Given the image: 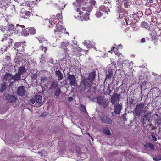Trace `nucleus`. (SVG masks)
I'll return each mask as SVG.
<instances>
[{
  "label": "nucleus",
  "mask_w": 161,
  "mask_h": 161,
  "mask_svg": "<svg viewBox=\"0 0 161 161\" xmlns=\"http://www.w3.org/2000/svg\"><path fill=\"white\" fill-rule=\"evenodd\" d=\"M65 29H64V28L63 27H62V25H59V26H56V29L54 31V32L55 33L56 32H58V33L61 32H62L63 31H64Z\"/></svg>",
  "instance_id": "aec40b11"
},
{
  "label": "nucleus",
  "mask_w": 161,
  "mask_h": 161,
  "mask_svg": "<svg viewBox=\"0 0 161 161\" xmlns=\"http://www.w3.org/2000/svg\"><path fill=\"white\" fill-rule=\"evenodd\" d=\"M31 13L28 11H21L20 16L22 18H25V16H28L30 15Z\"/></svg>",
  "instance_id": "ddd939ff"
},
{
  "label": "nucleus",
  "mask_w": 161,
  "mask_h": 161,
  "mask_svg": "<svg viewBox=\"0 0 161 161\" xmlns=\"http://www.w3.org/2000/svg\"><path fill=\"white\" fill-rule=\"evenodd\" d=\"M12 80H14V82L18 81L21 80V77L18 73H16L14 75H12Z\"/></svg>",
  "instance_id": "2eb2a0df"
},
{
  "label": "nucleus",
  "mask_w": 161,
  "mask_h": 161,
  "mask_svg": "<svg viewBox=\"0 0 161 161\" xmlns=\"http://www.w3.org/2000/svg\"><path fill=\"white\" fill-rule=\"evenodd\" d=\"M92 82L89 80L85 78L82 79L81 84L83 86L82 89L84 92H86V90H87L88 91L89 90L90 87L92 85Z\"/></svg>",
  "instance_id": "f257e3e1"
},
{
  "label": "nucleus",
  "mask_w": 161,
  "mask_h": 161,
  "mask_svg": "<svg viewBox=\"0 0 161 161\" xmlns=\"http://www.w3.org/2000/svg\"><path fill=\"white\" fill-rule=\"evenodd\" d=\"M152 138L153 140L154 141H157V138L154 136L152 134Z\"/></svg>",
  "instance_id": "5fc2aeb1"
},
{
  "label": "nucleus",
  "mask_w": 161,
  "mask_h": 161,
  "mask_svg": "<svg viewBox=\"0 0 161 161\" xmlns=\"http://www.w3.org/2000/svg\"><path fill=\"white\" fill-rule=\"evenodd\" d=\"M0 30H1L3 32L5 31V28L3 27H1V28H0Z\"/></svg>",
  "instance_id": "bf43d9fd"
},
{
  "label": "nucleus",
  "mask_w": 161,
  "mask_h": 161,
  "mask_svg": "<svg viewBox=\"0 0 161 161\" xmlns=\"http://www.w3.org/2000/svg\"><path fill=\"white\" fill-rule=\"evenodd\" d=\"M21 33L22 35L24 36H27L29 34L28 31L25 28H23V30L21 31Z\"/></svg>",
  "instance_id": "473e14b6"
},
{
  "label": "nucleus",
  "mask_w": 161,
  "mask_h": 161,
  "mask_svg": "<svg viewBox=\"0 0 161 161\" xmlns=\"http://www.w3.org/2000/svg\"><path fill=\"white\" fill-rule=\"evenodd\" d=\"M26 92L25 87L23 86L19 87L17 91V94L20 96H23L25 95Z\"/></svg>",
  "instance_id": "0eeeda50"
},
{
  "label": "nucleus",
  "mask_w": 161,
  "mask_h": 161,
  "mask_svg": "<svg viewBox=\"0 0 161 161\" xmlns=\"http://www.w3.org/2000/svg\"><path fill=\"white\" fill-rule=\"evenodd\" d=\"M69 42H61L60 45V47L61 48H66L69 45Z\"/></svg>",
  "instance_id": "c756f323"
},
{
  "label": "nucleus",
  "mask_w": 161,
  "mask_h": 161,
  "mask_svg": "<svg viewBox=\"0 0 161 161\" xmlns=\"http://www.w3.org/2000/svg\"><path fill=\"white\" fill-rule=\"evenodd\" d=\"M6 89V85L4 83H2L0 84V92L2 93Z\"/></svg>",
  "instance_id": "cd10ccee"
},
{
  "label": "nucleus",
  "mask_w": 161,
  "mask_h": 161,
  "mask_svg": "<svg viewBox=\"0 0 161 161\" xmlns=\"http://www.w3.org/2000/svg\"><path fill=\"white\" fill-rule=\"evenodd\" d=\"M86 2H85L84 0H76V1L74 2L73 3V5H76L77 4L79 7L80 6L81 4H86Z\"/></svg>",
  "instance_id": "4be33fe9"
},
{
  "label": "nucleus",
  "mask_w": 161,
  "mask_h": 161,
  "mask_svg": "<svg viewBox=\"0 0 161 161\" xmlns=\"http://www.w3.org/2000/svg\"><path fill=\"white\" fill-rule=\"evenodd\" d=\"M36 102L40 104L42 102V96L41 95H36L35 96Z\"/></svg>",
  "instance_id": "dca6fc26"
},
{
  "label": "nucleus",
  "mask_w": 161,
  "mask_h": 161,
  "mask_svg": "<svg viewBox=\"0 0 161 161\" xmlns=\"http://www.w3.org/2000/svg\"><path fill=\"white\" fill-rule=\"evenodd\" d=\"M153 159L155 161L161 160V156L160 155H157L153 157Z\"/></svg>",
  "instance_id": "58836bf2"
},
{
  "label": "nucleus",
  "mask_w": 161,
  "mask_h": 161,
  "mask_svg": "<svg viewBox=\"0 0 161 161\" xmlns=\"http://www.w3.org/2000/svg\"><path fill=\"white\" fill-rule=\"evenodd\" d=\"M145 105V103H140L137 104L134 109V114L139 117L142 113Z\"/></svg>",
  "instance_id": "7ed1b4c3"
},
{
  "label": "nucleus",
  "mask_w": 161,
  "mask_h": 161,
  "mask_svg": "<svg viewBox=\"0 0 161 161\" xmlns=\"http://www.w3.org/2000/svg\"><path fill=\"white\" fill-rule=\"evenodd\" d=\"M37 75L36 73H35L32 75L31 77L33 79H36L37 78Z\"/></svg>",
  "instance_id": "8fccbe9b"
},
{
  "label": "nucleus",
  "mask_w": 161,
  "mask_h": 161,
  "mask_svg": "<svg viewBox=\"0 0 161 161\" xmlns=\"http://www.w3.org/2000/svg\"><path fill=\"white\" fill-rule=\"evenodd\" d=\"M141 26L142 27L145 28L146 29H148L149 28V24L145 22H143L141 23Z\"/></svg>",
  "instance_id": "2f4dec72"
},
{
  "label": "nucleus",
  "mask_w": 161,
  "mask_h": 161,
  "mask_svg": "<svg viewBox=\"0 0 161 161\" xmlns=\"http://www.w3.org/2000/svg\"><path fill=\"white\" fill-rule=\"evenodd\" d=\"M87 43H88L86 41H84V43L85 44L87 45Z\"/></svg>",
  "instance_id": "774afa93"
},
{
  "label": "nucleus",
  "mask_w": 161,
  "mask_h": 161,
  "mask_svg": "<svg viewBox=\"0 0 161 161\" xmlns=\"http://www.w3.org/2000/svg\"><path fill=\"white\" fill-rule=\"evenodd\" d=\"M55 76L58 78V80H60L63 78L62 74L60 70L56 71L55 73Z\"/></svg>",
  "instance_id": "412c9836"
},
{
  "label": "nucleus",
  "mask_w": 161,
  "mask_h": 161,
  "mask_svg": "<svg viewBox=\"0 0 161 161\" xmlns=\"http://www.w3.org/2000/svg\"><path fill=\"white\" fill-rule=\"evenodd\" d=\"M73 98L72 97H69L68 98V101L70 102H71L73 100Z\"/></svg>",
  "instance_id": "6e6d98bb"
},
{
  "label": "nucleus",
  "mask_w": 161,
  "mask_h": 161,
  "mask_svg": "<svg viewBox=\"0 0 161 161\" xmlns=\"http://www.w3.org/2000/svg\"><path fill=\"white\" fill-rule=\"evenodd\" d=\"M96 3L95 0H89V3L90 5L87 7V9L90 10H92L93 8L92 6L95 5Z\"/></svg>",
  "instance_id": "6ab92c4d"
},
{
  "label": "nucleus",
  "mask_w": 161,
  "mask_h": 161,
  "mask_svg": "<svg viewBox=\"0 0 161 161\" xmlns=\"http://www.w3.org/2000/svg\"><path fill=\"white\" fill-rule=\"evenodd\" d=\"M48 20V19H47ZM49 23L51 24V25H53L55 24L54 22V20L53 21V19H49Z\"/></svg>",
  "instance_id": "603ef678"
},
{
  "label": "nucleus",
  "mask_w": 161,
  "mask_h": 161,
  "mask_svg": "<svg viewBox=\"0 0 161 161\" xmlns=\"http://www.w3.org/2000/svg\"><path fill=\"white\" fill-rule=\"evenodd\" d=\"M29 102L32 104H34L36 102L35 97L32 98L31 99H30L29 100Z\"/></svg>",
  "instance_id": "a18cd8bd"
},
{
  "label": "nucleus",
  "mask_w": 161,
  "mask_h": 161,
  "mask_svg": "<svg viewBox=\"0 0 161 161\" xmlns=\"http://www.w3.org/2000/svg\"><path fill=\"white\" fill-rule=\"evenodd\" d=\"M54 91V94L55 97H55V98H57L59 96L61 92V91L60 89L58 87V88H57L56 89L53 90Z\"/></svg>",
  "instance_id": "5701e85b"
},
{
  "label": "nucleus",
  "mask_w": 161,
  "mask_h": 161,
  "mask_svg": "<svg viewBox=\"0 0 161 161\" xmlns=\"http://www.w3.org/2000/svg\"><path fill=\"white\" fill-rule=\"evenodd\" d=\"M111 64L113 65L114 67H115V65H116V63L115 62L113 61L111 63Z\"/></svg>",
  "instance_id": "052dcab7"
},
{
  "label": "nucleus",
  "mask_w": 161,
  "mask_h": 161,
  "mask_svg": "<svg viewBox=\"0 0 161 161\" xmlns=\"http://www.w3.org/2000/svg\"><path fill=\"white\" fill-rule=\"evenodd\" d=\"M113 76V71L112 69H108V73L106 75V79H110Z\"/></svg>",
  "instance_id": "393cba45"
},
{
  "label": "nucleus",
  "mask_w": 161,
  "mask_h": 161,
  "mask_svg": "<svg viewBox=\"0 0 161 161\" xmlns=\"http://www.w3.org/2000/svg\"><path fill=\"white\" fill-rule=\"evenodd\" d=\"M14 29V25L11 24L10 25H9L8 28V29L7 30V33H8V32H10L9 33L10 34H12L13 31Z\"/></svg>",
  "instance_id": "bb28decb"
},
{
  "label": "nucleus",
  "mask_w": 161,
  "mask_h": 161,
  "mask_svg": "<svg viewBox=\"0 0 161 161\" xmlns=\"http://www.w3.org/2000/svg\"><path fill=\"white\" fill-rule=\"evenodd\" d=\"M48 80V77L45 75H44L41 79V82L43 83H45Z\"/></svg>",
  "instance_id": "c9c22d12"
},
{
  "label": "nucleus",
  "mask_w": 161,
  "mask_h": 161,
  "mask_svg": "<svg viewBox=\"0 0 161 161\" xmlns=\"http://www.w3.org/2000/svg\"><path fill=\"white\" fill-rule=\"evenodd\" d=\"M152 113L151 112H149L146 113L143 117V121L144 123H145L147 120L148 122H151V117Z\"/></svg>",
  "instance_id": "9d476101"
},
{
  "label": "nucleus",
  "mask_w": 161,
  "mask_h": 161,
  "mask_svg": "<svg viewBox=\"0 0 161 161\" xmlns=\"http://www.w3.org/2000/svg\"><path fill=\"white\" fill-rule=\"evenodd\" d=\"M13 42V40L11 39H10L9 40V41L8 42V44L7 46H6V48L4 49V51L8 47H9L10 46L12 45V43Z\"/></svg>",
  "instance_id": "ea45409f"
},
{
  "label": "nucleus",
  "mask_w": 161,
  "mask_h": 161,
  "mask_svg": "<svg viewBox=\"0 0 161 161\" xmlns=\"http://www.w3.org/2000/svg\"><path fill=\"white\" fill-rule=\"evenodd\" d=\"M153 36H154V37L153 36V33L151 34H150V36H152V38L153 39H156V36H155V35L154 32H153Z\"/></svg>",
  "instance_id": "864d4df0"
},
{
  "label": "nucleus",
  "mask_w": 161,
  "mask_h": 161,
  "mask_svg": "<svg viewBox=\"0 0 161 161\" xmlns=\"http://www.w3.org/2000/svg\"><path fill=\"white\" fill-rule=\"evenodd\" d=\"M5 59L8 61H10L11 60V58L10 56H7L5 58Z\"/></svg>",
  "instance_id": "3c124183"
},
{
  "label": "nucleus",
  "mask_w": 161,
  "mask_h": 161,
  "mask_svg": "<svg viewBox=\"0 0 161 161\" xmlns=\"http://www.w3.org/2000/svg\"><path fill=\"white\" fill-rule=\"evenodd\" d=\"M79 108L80 110H81L83 112H85L86 113L88 114L86 110V108L85 106H84L83 105L80 104V105Z\"/></svg>",
  "instance_id": "72a5a7b5"
},
{
  "label": "nucleus",
  "mask_w": 161,
  "mask_h": 161,
  "mask_svg": "<svg viewBox=\"0 0 161 161\" xmlns=\"http://www.w3.org/2000/svg\"><path fill=\"white\" fill-rule=\"evenodd\" d=\"M64 53H65L66 56H69V55H71L72 54L71 52L69 51V49L67 48H65L63 49Z\"/></svg>",
  "instance_id": "7c9ffc66"
},
{
  "label": "nucleus",
  "mask_w": 161,
  "mask_h": 161,
  "mask_svg": "<svg viewBox=\"0 0 161 161\" xmlns=\"http://www.w3.org/2000/svg\"><path fill=\"white\" fill-rule=\"evenodd\" d=\"M115 49V47H113L111 51H110L109 52H110V53H112V51H114V49Z\"/></svg>",
  "instance_id": "e2e57ef3"
},
{
  "label": "nucleus",
  "mask_w": 161,
  "mask_h": 161,
  "mask_svg": "<svg viewBox=\"0 0 161 161\" xmlns=\"http://www.w3.org/2000/svg\"><path fill=\"white\" fill-rule=\"evenodd\" d=\"M85 11V12L80 11H76L75 14L77 16L75 15V17L76 18L80 17L81 19H83L85 20H87L89 18L88 16L90 14L89 11Z\"/></svg>",
  "instance_id": "f03ea898"
},
{
  "label": "nucleus",
  "mask_w": 161,
  "mask_h": 161,
  "mask_svg": "<svg viewBox=\"0 0 161 161\" xmlns=\"http://www.w3.org/2000/svg\"><path fill=\"white\" fill-rule=\"evenodd\" d=\"M88 135H89V137H90V138L91 139L92 141H93V138H92V136H90V135L89 134V133H88Z\"/></svg>",
  "instance_id": "69168bd1"
},
{
  "label": "nucleus",
  "mask_w": 161,
  "mask_h": 161,
  "mask_svg": "<svg viewBox=\"0 0 161 161\" xmlns=\"http://www.w3.org/2000/svg\"><path fill=\"white\" fill-rule=\"evenodd\" d=\"M119 17L120 18L122 19L123 18V16H124L123 14H120V13H119Z\"/></svg>",
  "instance_id": "680f3d73"
},
{
  "label": "nucleus",
  "mask_w": 161,
  "mask_h": 161,
  "mask_svg": "<svg viewBox=\"0 0 161 161\" xmlns=\"http://www.w3.org/2000/svg\"><path fill=\"white\" fill-rule=\"evenodd\" d=\"M38 40L40 42H43L46 41L44 37H39V38L38 39Z\"/></svg>",
  "instance_id": "49530a36"
},
{
  "label": "nucleus",
  "mask_w": 161,
  "mask_h": 161,
  "mask_svg": "<svg viewBox=\"0 0 161 161\" xmlns=\"http://www.w3.org/2000/svg\"><path fill=\"white\" fill-rule=\"evenodd\" d=\"M58 87H59L58 86V82L57 81H53L52 82L50 86V89L52 91H53Z\"/></svg>",
  "instance_id": "f8f14e48"
},
{
  "label": "nucleus",
  "mask_w": 161,
  "mask_h": 161,
  "mask_svg": "<svg viewBox=\"0 0 161 161\" xmlns=\"http://www.w3.org/2000/svg\"><path fill=\"white\" fill-rule=\"evenodd\" d=\"M40 49H41L42 51H44L45 53H46L47 51V48L46 47H44L42 46H41L40 47Z\"/></svg>",
  "instance_id": "c03bdc74"
},
{
  "label": "nucleus",
  "mask_w": 161,
  "mask_h": 161,
  "mask_svg": "<svg viewBox=\"0 0 161 161\" xmlns=\"http://www.w3.org/2000/svg\"><path fill=\"white\" fill-rule=\"evenodd\" d=\"M25 71V67L24 66H22L19 68L17 73L21 76V75H23Z\"/></svg>",
  "instance_id": "b1692460"
},
{
  "label": "nucleus",
  "mask_w": 161,
  "mask_h": 161,
  "mask_svg": "<svg viewBox=\"0 0 161 161\" xmlns=\"http://www.w3.org/2000/svg\"><path fill=\"white\" fill-rule=\"evenodd\" d=\"M158 111L159 113L161 114V107L159 108Z\"/></svg>",
  "instance_id": "0e129e2a"
},
{
  "label": "nucleus",
  "mask_w": 161,
  "mask_h": 161,
  "mask_svg": "<svg viewBox=\"0 0 161 161\" xmlns=\"http://www.w3.org/2000/svg\"><path fill=\"white\" fill-rule=\"evenodd\" d=\"M145 41V39L144 38H142L141 40V42L142 43H143Z\"/></svg>",
  "instance_id": "13d9d810"
},
{
  "label": "nucleus",
  "mask_w": 161,
  "mask_h": 161,
  "mask_svg": "<svg viewBox=\"0 0 161 161\" xmlns=\"http://www.w3.org/2000/svg\"><path fill=\"white\" fill-rule=\"evenodd\" d=\"M25 27L24 26H20L19 25H17L16 26L15 29V31L17 33H18V32H21V31Z\"/></svg>",
  "instance_id": "f3484780"
},
{
  "label": "nucleus",
  "mask_w": 161,
  "mask_h": 161,
  "mask_svg": "<svg viewBox=\"0 0 161 161\" xmlns=\"http://www.w3.org/2000/svg\"><path fill=\"white\" fill-rule=\"evenodd\" d=\"M103 13L100 11H97L95 14L96 16L97 17H100L102 14Z\"/></svg>",
  "instance_id": "a19ab883"
},
{
  "label": "nucleus",
  "mask_w": 161,
  "mask_h": 161,
  "mask_svg": "<svg viewBox=\"0 0 161 161\" xmlns=\"http://www.w3.org/2000/svg\"><path fill=\"white\" fill-rule=\"evenodd\" d=\"M62 12H60V13H58L56 15V16L59 19H62Z\"/></svg>",
  "instance_id": "79ce46f5"
},
{
  "label": "nucleus",
  "mask_w": 161,
  "mask_h": 161,
  "mask_svg": "<svg viewBox=\"0 0 161 161\" xmlns=\"http://www.w3.org/2000/svg\"><path fill=\"white\" fill-rule=\"evenodd\" d=\"M142 13H142L141 11H139L137 12V14H141Z\"/></svg>",
  "instance_id": "338daca9"
},
{
  "label": "nucleus",
  "mask_w": 161,
  "mask_h": 161,
  "mask_svg": "<svg viewBox=\"0 0 161 161\" xmlns=\"http://www.w3.org/2000/svg\"><path fill=\"white\" fill-rule=\"evenodd\" d=\"M25 42V41L21 42H16L14 44V46L15 47V48H14V49L17 50L16 48H19L21 46V44H23Z\"/></svg>",
  "instance_id": "c85d7f7f"
},
{
  "label": "nucleus",
  "mask_w": 161,
  "mask_h": 161,
  "mask_svg": "<svg viewBox=\"0 0 161 161\" xmlns=\"http://www.w3.org/2000/svg\"><path fill=\"white\" fill-rule=\"evenodd\" d=\"M26 45H24L21 46H20L19 49H17V50L18 51L23 52H24L25 50V48Z\"/></svg>",
  "instance_id": "e433bc0d"
},
{
  "label": "nucleus",
  "mask_w": 161,
  "mask_h": 161,
  "mask_svg": "<svg viewBox=\"0 0 161 161\" xmlns=\"http://www.w3.org/2000/svg\"><path fill=\"white\" fill-rule=\"evenodd\" d=\"M145 13L147 15H150L152 14L151 11H145Z\"/></svg>",
  "instance_id": "de8ad7c7"
},
{
  "label": "nucleus",
  "mask_w": 161,
  "mask_h": 161,
  "mask_svg": "<svg viewBox=\"0 0 161 161\" xmlns=\"http://www.w3.org/2000/svg\"><path fill=\"white\" fill-rule=\"evenodd\" d=\"M69 75L67 76V79L69 80V84L72 88H75L77 85V81L75 75L68 74Z\"/></svg>",
  "instance_id": "20e7f679"
},
{
  "label": "nucleus",
  "mask_w": 161,
  "mask_h": 161,
  "mask_svg": "<svg viewBox=\"0 0 161 161\" xmlns=\"http://www.w3.org/2000/svg\"><path fill=\"white\" fill-rule=\"evenodd\" d=\"M97 102L99 105H103L106 102V99L104 96H100L97 97Z\"/></svg>",
  "instance_id": "1a4fd4ad"
},
{
  "label": "nucleus",
  "mask_w": 161,
  "mask_h": 161,
  "mask_svg": "<svg viewBox=\"0 0 161 161\" xmlns=\"http://www.w3.org/2000/svg\"><path fill=\"white\" fill-rule=\"evenodd\" d=\"M122 105L121 104L117 103L114 106V112L116 114H119L121 110L122 109Z\"/></svg>",
  "instance_id": "6e6552de"
},
{
  "label": "nucleus",
  "mask_w": 161,
  "mask_h": 161,
  "mask_svg": "<svg viewBox=\"0 0 161 161\" xmlns=\"http://www.w3.org/2000/svg\"><path fill=\"white\" fill-rule=\"evenodd\" d=\"M144 147L146 148L149 147L152 150H154L155 147L150 142H147L144 145Z\"/></svg>",
  "instance_id": "a878e982"
},
{
  "label": "nucleus",
  "mask_w": 161,
  "mask_h": 161,
  "mask_svg": "<svg viewBox=\"0 0 161 161\" xmlns=\"http://www.w3.org/2000/svg\"><path fill=\"white\" fill-rule=\"evenodd\" d=\"M112 90H111L109 88V87H108V89L107 90V91L105 93V94L107 95H110L111 92H112Z\"/></svg>",
  "instance_id": "37998d69"
},
{
  "label": "nucleus",
  "mask_w": 161,
  "mask_h": 161,
  "mask_svg": "<svg viewBox=\"0 0 161 161\" xmlns=\"http://www.w3.org/2000/svg\"><path fill=\"white\" fill-rule=\"evenodd\" d=\"M120 94H118L116 93H114L112 96H111V98L110 99V102L113 104H115L117 102H119V100Z\"/></svg>",
  "instance_id": "423d86ee"
},
{
  "label": "nucleus",
  "mask_w": 161,
  "mask_h": 161,
  "mask_svg": "<svg viewBox=\"0 0 161 161\" xmlns=\"http://www.w3.org/2000/svg\"><path fill=\"white\" fill-rule=\"evenodd\" d=\"M3 79L6 81L10 80L11 79H12V75L10 73H6L3 78Z\"/></svg>",
  "instance_id": "a211bd4d"
},
{
  "label": "nucleus",
  "mask_w": 161,
  "mask_h": 161,
  "mask_svg": "<svg viewBox=\"0 0 161 161\" xmlns=\"http://www.w3.org/2000/svg\"><path fill=\"white\" fill-rule=\"evenodd\" d=\"M95 76V72L93 71L89 73L87 78H86L92 82L94 79Z\"/></svg>",
  "instance_id": "4468645a"
},
{
  "label": "nucleus",
  "mask_w": 161,
  "mask_h": 161,
  "mask_svg": "<svg viewBox=\"0 0 161 161\" xmlns=\"http://www.w3.org/2000/svg\"><path fill=\"white\" fill-rule=\"evenodd\" d=\"M29 31L31 34H34L36 32V30L33 27L30 28L29 29Z\"/></svg>",
  "instance_id": "f704fd0d"
},
{
  "label": "nucleus",
  "mask_w": 161,
  "mask_h": 161,
  "mask_svg": "<svg viewBox=\"0 0 161 161\" xmlns=\"http://www.w3.org/2000/svg\"><path fill=\"white\" fill-rule=\"evenodd\" d=\"M5 98L9 103H15L17 100L16 97L9 94H7Z\"/></svg>",
  "instance_id": "39448f33"
},
{
  "label": "nucleus",
  "mask_w": 161,
  "mask_h": 161,
  "mask_svg": "<svg viewBox=\"0 0 161 161\" xmlns=\"http://www.w3.org/2000/svg\"><path fill=\"white\" fill-rule=\"evenodd\" d=\"M104 132L105 134L107 135H109L111 134L110 132L108 129L105 130Z\"/></svg>",
  "instance_id": "09e8293b"
},
{
  "label": "nucleus",
  "mask_w": 161,
  "mask_h": 161,
  "mask_svg": "<svg viewBox=\"0 0 161 161\" xmlns=\"http://www.w3.org/2000/svg\"><path fill=\"white\" fill-rule=\"evenodd\" d=\"M78 51L76 47H73L72 52H71L72 53L71 55L77 54Z\"/></svg>",
  "instance_id": "4c0bfd02"
},
{
  "label": "nucleus",
  "mask_w": 161,
  "mask_h": 161,
  "mask_svg": "<svg viewBox=\"0 0 161 161\" xmlns=\"http://www.w3.org/2000/svg\"><path fill=\"white\" fill-rule=\"evenodd\" d=\"M8 34H5L4 35V37L5 39H6V38L7 37V36H8V35H9V36H10V34L9 33H8Z\"/></svg>",
  "instance_id": "4d7b16f0"
},
{
  "label": "nucleus",
  "mask_w": 161,
  "mask_h": 161,
  "mask_svg": "<svg viewBox=\"0 0 161 161\" xmlns=\"http://www.w3.org/2000/svg\"><path fill=\"white\" fill-rule=\"evenodd\" d=\"M101 120L103 123L111 124L112 121L111 119L106 116H103L101 117Z\"/></svg>",
  "instance_id": "9b49d317"
}]
</instances>
